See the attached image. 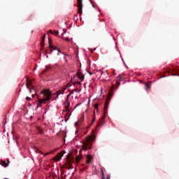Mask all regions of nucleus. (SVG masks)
I'll return each mask as SVG.
<instances>
[{
  "instance_id": "obj_1",
  "label": "nucleus",
  "mask_w": 179,
  "mask_h": 179,
  "mask_svg": "<svg viewBox=\"0 0 179 179\" xmlns=\"http://www.w3.org/2000/svg\"><path fill=\"white\" fill-rule=\"evenodd\" d=\"M94 141H96V131L93 130L92 134L87 136L85 141L83 143V150H89V149H92V142H94Z\"/></svg>"
},
{
  "instance_id": "obj_2",
  "label": "nucleus",
  "mask_w": 179,
  "mask_h": 179,
  "mask_svg": "<svg viewBox=\"0 0 179 179\" xmlns=\"http://www.w3.org/2000/svg\"><path fill=\"white\" fill-rule=\"evenodd\" d=\"M41 94L43 95V97H45V99H39L38 102V108L41 107L43 104H45L47 101H50V100H51V91L48 90H44L43 92H41Z\"/></svg>"
},
{
  "instance_id": "obj_3",
  "label": "nucleus",
  "mask_w": 179,
  "mask_h": 179,
  "mask_svg": "<svg viewBox=\"0 0 179 179\" xmlns=\"http://www.w3.org/2000/svg\"><path fill=\"white\" fill-rule=\"evenodd\" d=\"M72 164H73V158H72V157H71L70 155H67L66 169H68V170H71V169H72Z\"/></svg>"
},
{
  "instance_id": "obj_4",
  "label": "nucleus",
  "mask_w": 179,
  "mask_h": 179,
  "mask_svg": "<svg viewBox=\"0 0 179 179\" xmlns=\"http://www.w3.org/2000/svg\"><path fill=\"white\" fill-rule=\"evenodd\" d=\"M111 97H113V93L110 92L108 93L106 101L105 102L104 114H107V110H108V104H110V100H111Z\"/></svg>"
},
{
  "instance_id": "obj_5",
  "label": "nucleus",
  "mask_w": 179,
  "mask_h": 179,
  "mask_svg": "<svg viewBox=\"0 0 179 179\" xmlns=\"http://www.w3.org/2000/svg\"><path fill=\"white\" fill-rule=\"evenodd\" d=\"M77 8H78V13L79 15H82L83 9V0H77Z\"/></svg>"
},
{
  "instance_id": "obj_6",
  "label": "nucleus",
  "mask_w": 179,
  "mask_h": 179,
  "mask_svg": "<svg viewBox=\"0 0 179 179\" xmlns=\"http://www.w3.org/2000/svg\"><path fill=\"white\" fill-rule=\"evenodd\" d=\"M71 86H72V85L71 84H67L66 86L63 87L62 88V90L57 91V94H64V93H65V90H66V89H68V87H71Z\"/></svg>"
},
{
  "instance_id": "obj_7",
  "label": "nucleus",
  "mask_w": 179,
  "mask_h": 179,
  "mask_svg": "<svg viewBox=\"0 0 179 179\" xmlns=\"http://www.w3.org/2000/svg\"><path fill=\"white\" fill-rule=\"evenodd\" d=\"M64 156V151L60 152L54 157L55 162H59L62 159V157Z\"/></svg>"
},
{
  "instance_id": "obj_8",
  "label": "nucleus",
  "mask_w": 179,
  "mask_h": 179,
  "mask_svg": "<svg viewBox=\"0 0 179 179\" xmlns=\"http://www.w3.org/2000/svg\"><path fill=\"white\" fill-rule=\"evenodd\" d=\"M48 44H49V47L50 48V53L52 52V51H54V50H57V51L59 52H61V51H59V49H57V48L52 46V45H51V40H48Z\"/></svg>"
},
{
  "instance_id": "obj_9",
  "label": "nucleus",
  "mask_w": 179,
  "mask_h": 179,
  "mask_svg": "<svg viewBox=\"0 0 179 179\" xmlns=\"http://www.w3.org/2000/svg\"><path fill=\"white\" fill-rule=\"evenodd\" d=\"M87 159V164H90L92 163V157L90 155H85Z\"/></svg>"
},
{
  "instance_id": "obj_10",
  "label": "nucleus",
  "mask_w": 179,
  "mask_h": 179,
  "mask_svg": "<svg viewBox=\"0 0 179 179\" xmlns=\"http://www.w3.org/2000/svg\"><path fill=\"white\" fill-rule=\"evenodd\" d=\"M77 75H78V78H79V79H80L81 80H83V79H85V76L80 74V73L78 72Z\"/></svg>"
},
{
  "instance_id": "obj_11",
  "label": "nucleus",
  "mask_w": 179,
  "mask_h": 179,
  "mask_svg": "<svg viewBox=\"0 0 179 179\" xmlns=\"http://www.w3.org/2000/svg\"><path fill=\"white\" fill-rule=\"evenodd\" d=\"M66 110H69V102H68V99H66V103H64Z\"/></svg>"
},
{
  "instance_id": "obj_12",
  "label": "nucleus",
  "mask_w": 179,
  "mask_h": 179,
  "mask_svg": "<svg viewBox=\"0 0 179 179\" xmlns=\"http://www.w3.org/2000/svg\"><path fill=\"white\" fill-rule=\"evenodd\" d=\"M30 86H31V81H29L27 83V87L28 89H29V93H31V89H30Z\"/></svg>"
},
{
  "instance_id": "obj_13",
  "label": "nucleus",
  "mask_w": 179,
  "mask_h": 179,
  "mask_svg": "<svg viewBox=\"0 0 179 179\" xmlns=\"http://www.w3.org/2000/svg\"><path fill=\"white\" fill-rule=\"evenodd\" d=\"M48 69H51V67L46 66V69L45 70H43L41 73V75H43V73H45V72H47V71H48Z\"/></svg>"
},
{
  "instance_id": "obj_14",
  "label": "nucleus",
  "mask_w": 179,
  "mask_h": 179,
  "mask_svg": "<svg viewBox=\"0 0 179 179\" xmlns=\"http://www.w3.org/2000/svg\"><path fill=\"white\" fill-rule=\"evenodd\" d=\"M104 124V117L101 118V120L100 121L99 124H98L97 127H101Z\"/></svg>"
},
{
  "instance_id": "obj_15",
  "label": "nucleus",
  "mask_w": 179,
  "mask_h": 179,
  "mask_svg": "<svg viewBox=\"0 0 179 179\" xmlns=\"http://www.w3.org/2000/svg\"><path fill=\"white\" fill-rule=\"evenodd\" d=\"M1 166H3V167H8V166H9V164L6 163V161H2Z\"/></svg>"
},
{
  "instance_id": "obj_16",
  "label": "nucleus",
  "mask_w": 179,
  "mask_h": 179,
  "mask_svg": "<svg viewBox=\"0 0 179 179\" xmlns=\"http://www.w3.org/2000/svg\"><path fill=\"white\" fill-rule=\"evenodd\" d=\"M82 159V157L81 156H76V163H79V162H80V159Z\"/></svg>"
},
{
  "instance_id": "obj_17",
  "label": "nucleus",
  "mask_w": 179,
  "mask_h": 179,
  "mask_svg": "<svg viewBox=\"0 0 179 179\" xmlns=\"http://www.w3.org/2000/svg\"><path fill=\"white\" fill-rule=\"evenodd\" d=\"M73 90L72 91H70V93L67 95V100H69V96H72L73 94Z\"/></svg>"
},
{
  "instance_id": "obj_18",
  "label": "nucleus",
  "mask_w": 179,
  "mask_h": 179,
  "mask_svg": "<svg viewBox=\"0 0 179 179\" xmlns=\"http://www.w3.org/2000/svg\"><path fill=\"white\" fill-rule=\"evenodd\" d=\"M37 129H38V132L39 133V134H43V129H41V128H40V127H38V128H37Z\"/></svg>"
},
{
  "instance_id": "obj_19",
  "label": "nucleus",
  "mask_w": 179,
  "mask_h": 179,
  "mask_svg": "<svg viewBox=\"0 0 179 179\" xmlns=\"http://www.w3.org/2000/svg\"><path fill=\"white\" fill-rule=\"evenodd\" d=\"M54 34H55V36H58V34H59V31H55Z\"/></svg>"
},
{
  "instance_id": "obj_20",
  "label": "nucleus",
  "mask_w": 179,
  "mask_h": 179,
  "mask_svg": "<svg viewBox=\"0 0 179 179\" xmlns=\"http://www.w3.org/2000/svg\"><path fill=\"white\" fill-rule=\"evenodd\" d=\"M45 41V34H44L43 37L42 38V43H44Z\"/></svg>"
},
{
  "instance_id": "obj_21",
  "label": "nucleus",
  "mask_w": 179,
  "mask_h": 179,
  "mask_svg": "<svg viewBox=\"0 0 179 179\" xmlns=\"http://www.w3.org/2000/svg\"><path fill=\"white\" fill-rule=\"evenodd\" d=\"M73 92H77L78 93H79V92H80V90H78V89H75L73 90Z\"/></svg>"
},
{
  "instance_id": "obj_22",
  "label": "nucleus",
  "mask_w": 179,
  "mask_h": 179,
  "mask_svg": "<svg viewBox=\"0 0 179 179\" xmlns=\"http://www.w3.org/2000/svg\"><path fill=\"white\" fill-rule=\"evenodd\" d=\"M145 86H146L147 89H149L150 87V85L148 83L145 84Z\"/></svg>"
},
{
  "instance_id": "obj_23",
  "label": "nucleus",
  "mask_w": 179,
  "mask_h": 179,
  "mask_svg": "<svg viewBox=\"0 0 179 179\" xmlns=\"http://www.w3.org/2000/svg\"><path fill=\"white\" fill-rule=\"evenodd\" d=\"M26 100H27V101L31 100V98H30V97H29V96H27V97H26Z\"/></svg>"
},
{
  "instance_id": "obj_24",
  "label": "nucleus",
  "mask_w": 179,
  "mask_h": 179,
  "mask_svg": "<svg viewBox=\"0 0 179 179\" xmlns=\"http://www.w3.org/2000/svg\"><path fill=\"white\" fill-rule=\"evenodd\" d=\"M63 34H66V29H63Z\"/></svg>"
},
{
  "instance_id": "obj_25",
  "label": "nucleus",
  "mask_w": 179,
  "mask_h": 179,
  "mask_svg": "<svg viewBox=\"0 0 179 179\" xmlns=\"http://www.w3.org/2000/svg\"><path fill=\"white\" fill-rule=\"evenodd\" d=\"M171 76H177L178 74V73H175V74H173V73H171Z\"/></svg>"
},
{
  "instance_id": "obj_26",
  "label": "nucleus",
  "mask_w": 179,
  "mask_h": 179,
  "mask_svg": "<svg viewBox=\"0 0 179 179\" xmlns=\"http://www.w3.org/2000/svg\"><path fill=\"white\" fill-rule=\"evenodd\" d=\"M118 79H119L120 80H122V77L121 76H118Z\"/></svg>"
},
{
  "instance_id": "obj_27",
  "label": "nucleus",
  "mask_w": 179,
  "mask_h": 179,
  "mask_svg": "<svg viewBox=\"0 0 179 179\" xmlns=\"http://www.w3.org/2000/svg\"><path fill=\"white\" fill-rule=\"evenodd\" d=\"M65 40H66V41H69V42L71 41V40H69V37L66 38Z\"/></svg>"
},
{
  "instance_id": "obj_28",
  "label": "nucleus",
  "mask_w": 179,
  "mask_h": 179,
  "mask_svg": "<svg viewBox=\"0 0 179 179\" xmlns=\"http://www.w3.org/2000/svg\"><path fill=\"white\" fill-rule=\"evenodd\" d=\"M110 178H111V176L108 175L106 179H110Z\"/></svg>"
},
{
  "instance_id": "obj_29",
  "label": "nucleus",
  "mask_w": 179,
  "mask_h": 179,
  "mask_svg": "<svg viewBox=\"0 0 179 179\" xmlns=\"http://www.w3.org/2000/svg\"><path fill=\"white\" fill-rule=\"evenodd\" d=\"M75 85H80V82H76V83H75Z\"/></svg>"
},
{
  "instance_id": "obj_30",
  "label": "nucleus",
  "mask_w": 179,
  "mask_h": 179,
  "mask_svg": "<svg viewBox=\"0 0 179 179\" xmlns=\"http://www.w3.org/2000/svg\"><path fill=\"white\" fill-rule=\"evenodd\" d=\"M36 152H38V153H40L41 155H43V152L41 151L38 150H37Z\"/></svg>"
},
{
  "instance_id": "obj_31",
  "label": "nucleus",
  "mask_w": 179,
  "mask_h": 179,
  "mask_svg": "<svg viewBox=\"0 0 179 179\" xmlns=\"http://www.w3.org/2000/svg\"><path fill=\"white\" fill-rule=\"evenodd\" d=\"M61 134H62V135H66V133H65L64 131H62Z\"/></svg>"
},
{
  "instance_id": "obj_32",
  "label": "nucleus",
  "mask_w": 179,
  "mask_h": 179,
  "mask_svg": "<svg viewBox=\"0 0 179 179\" xmlns=\"http://www.w3.org/2000/svg\"><path fill=\"white\" fill-rule=\"evenodd\" d=\"M49 31L50 33H51V34H54V32L52 31V30H50Z\"/></svg>"
},
{
  "instance_id": "obj_33",
  "label": "nucleus",
  "mask_w": 179,
  "mask_h": 179,
  "mask_svg": "<svg viewBox=\"0 0 179 179\" xmlns=\"http://www.w3.org/2000/svg\"><path fill=\"white\" fill-rule=\"evenodd\" d=\"M44 43L42 42V45H41V47H42V50H43V47H44Z\"/></svg>"
},
{
  "instance_id": "obj_34",
  "label": "nucleus",
  "mask_w": 179,
  "mask_h": 179,
  "mask_svg": "<svg viewBox=\"0 0 179 179\" xmlns=\"http://www.w3.org/2000/svg\"><path fill=\"white\" fill-rule=\"evenodd\" d=\"M117 86H120V85H121V83L120 82H117Z\"/></svg>"
},
{
  "instance_id": "obj_35",
  "label": "nucleus",
  "mask_w": 179,
  "mask_h": 179,
  "mask_svg": "<svg viewBox=\"0 0 179 179\" xmlns=\"http://www.w3.org/2000/svg\"><path fill=\"white\" fill-rule=\"evenodd\" d=\"M102 179H106V177L104 176V174L102 176Z\"/></svg>"
},
{
  "instance_id": "obj_36",
  "label": "nucleus",
  "mask_w": 179,
  "mask_h": 179,
  "mask_svg": "<svg viewBox=\"0 0 179 179\" xmlns=\"http://www.w3.org/2000/svg\"><path fill=\"white\" fill-rule=\"evenodd\" d=\"M103 174H104V172L101 170V176H103Z\"/></svg>"
},
{
  "instance_id": "obj_37",
  "label": "nucleus",
  "mask_w": 179,
  "mask_h": 179,
  "mask_svg": "<svg viewBox=\"0 0 179 179\" xmlns=\"http://www.w3.org/2000/svg\"><path fill=\"white\" fill-rule=\"evenodd\" d=\"M89 74H90V76L93 75V73H92V72H89Z\"/></svg>"
},
{
  "instance_id": "obj_38",
  "label": "nucleus",
  "mask_w": 179,
  "mask_h": 179,
  "mask_svg": "<svg viewBox=\"0 0 179 179\" xmlns=\"http://www.w3.org/2000/svg\"><path fill=\"white\" fill-rule=\"evenodd\" d=\"M91 31H94V29H91Z\"/></svg>"
},
{
  "instance_id": "obj_39",
  "label": "nucleus",
  "mask_w": 179,
  "mask_h": 179,
  "mask_svg": "<svg viewBox=\"0 0 179 179\" xmlns=\"http://www.w3.org/2000/svg\"><path fill=\"white\" fill-rule=\"evenodd\" d=\"M75 125H78V122H76V123H75Z\"/></svg>"
},
{
  "instance_id": "obj_40",
  "label": "nucleus",
  "mask_w": 179,
  "mask_h": 179,
  "mask_svg": "<svg viewBox=\"0 0 179 179\" xmlns=\"http://www.w3.org/2000/svg\"><path fill=\"white\" fill-rule=\"evenodd\" d=\"M162 78H166V76H163Z\"/></svg>"
},
{
  "instance_id": "obj_41",
  "label": "nucleus",
  "mask_w": 179,
  "mask_h": 179,
  "mask_svg": "<svg viewBox=\"0 0 179 179\" xmlns=\"http://www.w3.org/2000/svg\"><path fill=\"white\" fill-rule=\"evenodd\" d=\"M92 122H94V119H93Z\"/></svg>"
},
{
  "instance_id": "obj_42",
  "label": "nucleus",
  "mask_w": 179,
  "mask_h": 179,
  "mask_svg": "<svg viewBox=\"0 0 179 179\" xmlns=\"http://www.w3.org/2000/svg\"><path fill=\"white\" fill-rule=\"evenodd\" d=\"M64 139H65V138H66V136H64Z\"/></svg>"
},
{
  "instance_id": "obj_43",
  "label": "nucleus",
  "mask_w": 179,
  "mask_h": 179,
  "mask_svg": "<svg viewBox=\"0 0 179 179\" xmlns=\"http://www.w3.org/2000/svg\"><path fill=\"white\" fill-rule=\"evenodd\" d=\"M173 71H175L174 69L172 70V72H173Z\"/></svg>"
},
{
  "instance_id": "obj_44",
  "label": "nucleus",
  "mask_w": 179,
  "mask_h": 179,
  "mask_svg": "<svg viewBox=\"0 0 179 179\" xmlns=\"http://www.w3.org/2000/svg\"><path fill=\"white\" fill-rule=\"evenodd\" d=\"M32 97H34V95H32Z\"/></svg>"
},
{
  "instance_id": "obj_45",
  "label": "nucleus",
  "mask_w": 179,
  "mask_h": 179,
  "mask_svg": "<svg viewBox=\"0 0 179 179\" xmlns=\"http://www.w3.org/2000/svg\"><path fill=\"white\" fill-rule=\"evenodd\" d=\"M46 155H50V153H47Z\"/></svg>"
},
{
  "instance_id": "obj_46",
  "label": "nucleus",
  "mask_w": 179,
  "mask_h": 179,
  "mask_svg": "<svg viewBox=\"0 0 179 179\" xmlns=\"http://www.w3.org/2000/svg\"><path fill=\"white\" fill-rule=\"evenodd\" d=\"M96 108H97V106H96Z\"/></svg>"
}]
</instances>
